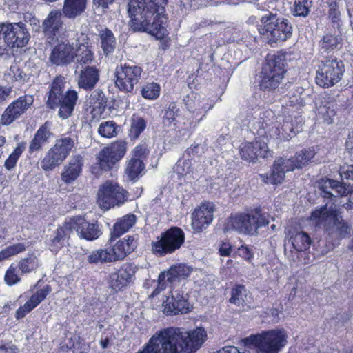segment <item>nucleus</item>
Listing matches in <instances>:
<instances>
[{
	"instance_id": "c756f323",
	"label": "nucleus",
	"mask_w": 353,
	"mask_h": 353,
	"mask_svg": "<svg viewBox=\"0 0 353 353\" xmlns=\"http://www.w3.org/2000/svg\"><path fill=\"white\" fill-rule=\"evenodd\" d=\"M83 165V158L80 155L72 157L63 168L61 181L66 184L73 183L79 176Z\"/></svg>"
},
{
	"instance_id": "f257e3e1",
	"label": "nucleus",
	"mask_w": 353,
	"mask_h": 353,
	"mask_svg": "<svg viewBox=\"0 0 353 353\" xmlns=\"http://www.w3.org/2000/svg\"><path fill=\"white\" fill-rule=\"evenodd\" d=\"M260 119L263 120L261 122L256 121L255 117H250L247 119L248 123H244L256 130V133L259 136L254 142H245L239 147L241 158L250 162H254L258 157H268L270 150L267 142L262 139L263 137L267 140L268 138L288 140L292 134L300 130L299 125L303 121L300 116L294 115V121H291L286 117L281 130L278 122L274 121L276 119L272 111L263 112V117H260Z\"/></svg>"
},
{
	"instance_id": "dca6fc26",
	"label": "nucleus",
	"mask_w": 353,
	"mask_h": 353,
	"mask_svg": "<svg viewBox=\"0 0 353 353\" xmlns=\"http://www.w3.org/2000/svg\"><path fill=\"white\" fill-rule=\"evenodd\" d=\"M142 68L136 65L121 64L116 68L117 87L122 92H132L134 86L139 83L142 74Z\"/></svg>"
},
{
	"instance_id": "393cba45",
	"label": "nucleus",
	"mask_w": 353,
	"mask_h": 353,
	"mask_svg": "<svg viewBox=\"0 0 353 353\" xmlns=\"http://www.w3.org/2000/svg\"><path fill=\"white\" fill-rule=\"evenodd\" d=\"M138 267L132 263H125L121 268L110 276L112 287L120 290L131 283L135 276Z\"/></svg>"
},
{
	"instance_id": "6e6d98bb",
	"label": "nucleus",
	"mask_w": 353,
	"mask_h": 353,
	"mask_svg": "<svg viewBox=\"0 0 353 353\" xmlns=\"http://www.w3.org/2000/svg\"><path fill=\"white\" fill-rule=\"evenodd\" d=\"M18 269V265L12 264L6 272L4 281L8 285L12 286L16 285L21 281L20 275L19 274V270Z\"/></svg>"
},
{
	"instance_id": "20e7f679",
	"label": "nucleus",
	"mask_w": 353,
	"mask_h": 353,
	"mask_svg": "<svg viewBox=\"0 0 353 353\" xmlns=\"http://www.w3.org/2000/svg\"><path fill=\"white\" fill-rule=\"evenodd\" d=\"M65 83L64 77H57L50 85L46 101L50 109L59 108L58 115L62 119H66L72 114L79 97L74 90L64 92Z\"/></svg>"
},
{
	"instance_id": "680f3d73",
	"label": "nucleus",
	"mask_w": 353,
	"mask_h": 353,
	"mask_svg": "<svg viewBox=\"0 0 353 353\" xmlns=\"http://www.w3.org/2000/svg\"><path fill=\"white\" fill-rule=\"evenodd\" d=\"M232 246L228 242L222 243L219 248V253L221 256H229L231 254Z\"/></svg>"
},
{
	"instance_id": "6e6552de",
	"label": "nucleus",
	"mask_w": 353,
	"mask_h": 353,
	"mask_svg": "<svg viewBox=\"0 0 353 353\" xmlns=\"http://www.w3.org/2000/svg\"><path fill=\"white\" fill-rule=\"evenodd\" d=\"M258 30L263 39L271 45L283 42L292 34V26L288 20L276 18L272 14H267L261 17Z\"/></svg>"
},
{
	"instance_id": "6ab92c4d",
	"label": "nucleus",
	"mask_w": 353,
	"mask_h": 353,
	"mask_svg": "<svg viewBox=\"0 0 353 353\" xmlns=\"http://www.w3.org/2000/svg\"><path fill=\"white\" fill-rule=\"evenodd\" d=\"M33 103L32 95L21 96L13 101L3 112L0 118V123L3 125H9L23 114Z\"/></svg>"
},
{
	"instance_id": "4be33fe9",
	"label": "nucleus",
	"mask_w": 353,
	"mask_h": 353,
	"mask_svg": "<svg viewBox=\"0 0 353 353\" xmlns=\"http://www.w3.org/2000/svg\"><path fill=\"white\" fill-rule=\"evenodd\" d=\"M76 57V47L68 41H61L52 48L49 59L54 65L66 66L73 63Z\"/></svg>"
},
{
	"instance_id": "4d7b16f0",
	"label": "nucleus",
	"mask_w": 353,
	"mask_h": 353,
	"mask_svg": "<svg viewBox=\"0 0 353 353\" xmlns=\"http://www.w3.org/2000/svg\"><path fill=\"white\" fill-rule=\"evenodd\" d=\"M312 0H295L294 3V14L299 17L308 14Z\"/></svg>"
},
{
	"instance_id": "7ed1b4c3",
	"label": "nucleus",
	"mask_w": 353,
	"mask_h": 353,
	"mask_svg": "<svg viewBox=\"0 0 353 353\" xmlns=\"http://www.w3.org/2000/svg\"><path fill=\"white\" fill-rule=\"evenodd\" d=\"M128 14L134 32H147L157 39L168 34L165 8L154 0H129Z\"/></svg>"
},
{
	"instance_id": "09e8293b",
	"label": "nucleus",
	"mask_w": 353,
	"mask_h": 353,
	"mask_svg": "<svg viewBox=\"0 0 353 353\" xmlns=\"http://www.w3.org/2000/svg\"><path fill=\"white\" fill-rule=\"evenodd\" d=\"M146 127L145 121L141 117H134L132 119L129 136L131 139H137Z\"/></svg>"
},
{
	"instance_id": "338daca9",
	"label": "nucleus",
	"mask_w": 353,
	"mask_h": 353,
	"mask_svg": "<svg viewBox=\"0 0 353 353\" xmlns=\"http://www.w3.org/2000/svg\"><path fill=\"white\" fill-rule=\"evenodd\" d=\"M214 353H241L239 349L234 346L224 347L219 351Z\"/></svg>"
},
{
	"instance_id": "a878e982",
	"label": "nucleus",
	"mask_w": 353,
	"mask_h": 353,
	"mask_svg": "<svg viewBox=\"0 0 353 353\" xmlns=\"http://www.w3.org/2000/svg\"><path fill=\"white\" fill-rule=\"evenodd\" d=\"M214 204L210 202L202 203L192 214V226L194 231L201 232L213 220Z\"/></svg>"
},
{
	"instance_id": "f3484780",
	"label": "nucleus",
	"mask_w": 353,
	"mask_h": 353,
	"mask_svg": "<svg viewBox=\"0 0 353 353\" xmlns=\"http://www.w3.org/2000/svg\"><path fill=\"white\" fill-rule=\"evenodd\" d=\"M3 38L8 46L19 48L28 44L30 34L23 22L6 23Z\"/></svg>"
},
{
	"instance_id": "69168bd1",
	"label": "nucleus",
	"mask_w": 353,
	"mask_h": 353,
	"mask_svg": "<svg viewBox=\"0 0 353 353\" xmlns=\"http://www.w3.org/2000/svg\"><path fill=\"white\" fill-rule=\"evenodd\" d=\"M114 0H93V3L97 7L107 8L108 5L112 3Z\"/></svg>"
},
{
	"instance_id": "49530a36",
	"label": "nucleus",
	"mask_w": 353,
	"mask_h": 353,
	"mask_svg": "<svg viewBox=\"0 0 353 353\" xmlns=\"http://www.w3.org/2000/svg\"><path fill=\"white\" fill-rule=\"evenodd\" d=\"M202 120V117L198 119L197 122L194 124L192 121L189 119L185 120V118H180L179 121H177V124L176 129H174L173 131L176 132V135L179 137H183L188 135L190 131L194 128L196 125Z\"/></svg>"
},
{
	"instance_id": "7c9ffc66",
	"label": "nucleus",
	"mask_w": 353,
	"mask_h": 353,
	"mask_svg": "<svg viewBox=\"0 0 353 353\" xmlns=\"http://www.w3.org/2000/svg\"><path fill=\"white\" fill-rule=\"evenodd\" d=\"M51 287L48 285L43 288L38 290L25 304L20 307L16 312L17 319H21L26 314L35 308L51 292Z\"/></svg>"
},
{
	"instance_id": "412c9836",
	"label": "nucleus",
	"mask_w": 353,
	"mask_h": 353,
	"mask_svg": "<svg viewBox=\"0 0 353 353\" xmlns=\"http://www.w3.org/2000/svg\"><path fill=\"white\" fill-rule=\"evenodd\" d=\"M188 299L187 293L179 290L172 291L171 296H168L163 301V312L167 315H177L189 312L191 310V306Z\"/></svg>"
},
{
	"instance_id": "bf43d9fd",
	"label": "nucleus",
	"mask_w": 353,
	"mask_h": 353,
	"mask_svg": "<svg viewBox=\"0 0 353 353\" xmlns=\"http://www.w3.org/2000/svg\"><path fill=\"white\" fill-rule=\"evenodd\" d=\"M339 172L341 179L353 181V165L341 166Z\"/></svg>"
},
{
	"instance_id": "a18cd8bd",
	"label": "nucleus",
	"mask_w": 353,
	"mask_h": 353,
	"mask_svg": "<svg viewBox=\"0 0 353 353\" xmlns=\"http://www.w3.org/2000/svg\"><path fill=\"white\" fill-rule=\"evenodd\" d=\"M119 131V126L113 121L102 122L98 129L99 134L105 138L116 137Z\"/></svg>"
},
{
	"instance_id": "e433bc0d",
	"label": "nucleus",
	"mask_w": 353,
	"mask_h": 353,
	"mask_svg": "<svg viewBox=\"0 0 353 353\" xmlns=\"http://www.w3.org/2000/svg\"><path fill=\"white\" fill-rule=\"evenodd\" d=\"M71 233L69 221L66 220L64 224L57 229L55 236L50 240L49 243L50 250L52 252H57L63 246L65 240L69 238Z\"/></svg>"
},
{
	"instance_id": "de8ad7c7",
	"label": "nucleus",
	"mask_w": 353,
	"mask_h": 353,
	"mask_svg": "<svg viewBox=\"0 0 353 353\" xmlns=\"http://www.w3.org/2000/svg\"><path fill=\"white\" fill-rule=\"evenodd\" d=\"M145 168L142 161L139 159L132 158L127 164L125 173L131 179H135Z\"/></svg>"
},
{
	"instance_id": "c9c22d12",
	"label": "nucleus",
	"mask_w": 353,
	"mask_h": 353,
	"mask_svg": "<svg viewBox=\"0 0 353 353\" xmlns=\"http://www.w3.org/2000/svg\"><path fill=\"white\" fill-rule=\"evenodd\" d=\"M341 37L332 34L325 35L319 43V53L323 57H329L330 53H334V50L341 47Z\"/></svg>"
},
{
	"instance_id": "b1692460",
	"label": "nucleus",
	"mask_w": 353,
	"mask_h": 353,
	"mask_svg": "<svg viewBox=\"0 0 353 353\" xmlns=\"http://www.w3.org/2000/svg\"><path fill=\"white\" fill-rule=\"evenodd\" d=\"M76 59L80 65L91 63L94 60L93 46L87 34H77L75 41Z\"/></svg>"
},
{
	"instance_id": "4468645a",
	"label": "nucleus",
	"mask_w": 353,
	"mask_h": 353,
	"mask_svg": "<svg viewBox=\"0 0 353 353\" xmlns=\"http://www.w3.org/2000/svg\"><path fill=\"white\" fill-rule=\"evenodd\" d=\"M127 200V191L117 183L107 181L99 188L97 203L104 210H108L116 205L123 204Z\"/></svg>"
},
{
	"instance_id": "3c124183",
	"label": "nucleus",
	"mask_w": 353,
	"mask_h": 353,
	"mask_svg": "<svg viewBox=\"0 0 353 353\" xmlns=\"http://www.w3.org/2000/svg\"><path fill=\"white\" fill-rule=\"evenodd\" d=\"M28 243H18L6 248L0 252V262L26 250Z\"/></svg>"
},
{
	"instance_id": "79ce46f5",
	"label": "nucleus",
	"mask_w": 353,
	"mask_h": 353,
	"mask_svg": "<svg viewBox=\"0 0 353 353\" xmlns=\"http://www.w3.org/2000/svg\"><path fill=\"white\" fill-rule=\"evenodd\" d=\"M180 109L177 107L176 103H171L168 108L165 110L163 117V127L168 130L173 131L174 129L177 128V121L180 119Z\"/></svg>"
},
{
	"instance_id": "aec40b11",
	"label": "nucleus",
	"mask_w": 353,
	"mask_h": 353,
	"mask_svg": "<svg viewBox=\"0 0 353 353\" xmlns=\"http://www.w3.org/2000/svg\"><path fill=\"white\" fill-rule=\"evenodd\" d=\"M193 271V268L186 263H179L170 267L159 276V288H165V281L171 285H176L186 280Z\"/></svg>"
},
{
	"instance_id": "a211bd4d",
	"label": "nucleus",
	"mask_w": 353,
	"mask_h": 353,
	"mask_svg": "<svg viewBox=\"0 0 353 353\" xmlns=\"http://www.w3.org/2000/svg\"><path fill=\"white\" fill-rule=\"evenodd\" d=\"M319 188L321 194L325 198L332 196H344L348 195L347 208H353V190L350 184L340 182L331 179H323Z\"/></svg>"
},
{
	"instance_id": "473e14b6",
	"label": "nucleus",
	"mask_w": 353,
	"mask_h": 353,
	"mask_svg": "<svg viewBox=\"0 0 353 353\" xmlns=\"http://www.w3.org/2000/svg\"><path fill=\"white\" fill-rule=\"evenodd\" d=\"M52 136L50 125L48 122H46L37 130L30 142L29 152L33 153L42 150L43 147L49 142Z\"/></svg>"
},
{
	"instance_id": "c03bdc74",
	"label": "nucleus",
	"mask_w": 353,
	"mask_h": 353,
	"mask_svg": "<svg viewBox=\"0 0 353 353\" xmlns=\"http://www.w3.org/2000/svg\"><path fill=\"white\" fill-rule=\"evenodd\" d=\"M230 302L242 308L247 305V290L243 285H236L232 290Z\"/></svg>"
},
{
	"instance_id": "603ef678",
	"label": "nucleus",
	"mask_w": 353,
	"mask_h": 353,
	"mask_svg": "<svg viewBox=\"0 0 353 353\" xmlns=\"http://www.w3.org/2000/svg\"><path fill=\"white\" fill-rule=\"evenodd\" d=\"M304 105L303 100L301 96H292L289 99L288 103L285 106L284 113L289 114V117H292L294 112L298 114H300L299 112L300 108Z\"/></svg>"
},
{
	"instance_id": "0e129e2a",
	"label": "nucleus",
	"mask_w": 353,
	"mask_h": 353,
	"mask_svg": "<svg viewBox=\"0 0 353 353\" xmlns=\"http://www.w3.org/2000/svg\"><path fill=\"white\" fill-rule=\"evenodd\" d=\"M0 353H18V350L14 345L7 344L0 346Z\"/></svg>"
},
{
	"instance_id": "423d86ee",
	"label": "nucleus",
	"mask_w": 353,
	"mask_h": 353,
	"mask_svg": "<svg viewBox=\"0 0 353 353\" xmlns=\"http://www.w3.org/2000/svg\"><path fill=\"white\" fill-rule=\"evenodd\" d=\"M314 154V148H308L297 153L292 159L277 158L274 162L270 175L260 174V177L266 183H281L284 181L285 172L293 171L296 168H302L308 163Z\"/></svg>"
},
{
	"instance_id": "4c0bfd02",
	"label": "nucleus",
	"mask_w": 353,
	"mask_h": 353,
	"mask_svg": "<svg viewBox=\"0 0 353 353\" xmlns=\"http://www.w3.org/2000/svg\"><path fill=\"white\" fill-rule=\"evenodd\" d=\"M100 47L103 54L107 57L114 52L117 46L116 38L113 32L108 28H104L99 33Z\"/></svg>"
},
{
	"instance_id": "ddd939ff",
	"label": "nucleus",
	"mask_w": 353,
	"mask_h": 353,
	"mask_svg": "<svg viewBox=\"0 0 353 353\" xmlns=\"http://www.w3.org/2000/svg\"><path fill=\"white\" fill-rule=\"evenodd\" d=\"M316 71V82L321 87L329 88L340 81L345 72L342 61L332 56L325 57Z\"/></svg>"
},
{
	"instance_id": "cd10ccee",
	"label": "nucleus",
	"mask_w": 353,
	"mask_h": 353,
	"mask_svg": "<svg viewBox=\"0 0 353 353\" xmlns=\"http://www.w3.org/2000/svg\"><path fill=\"white\" fill-rule=\"evenodd\" d=\"M184 103L187 110L194 115L198 116L203 113L202 118L209 110L214 107L213 103L209 98L193 92L187 94L184 99Z\"/></svg>"
},
{
	"instance_id": "13d9d810",
	"label": "nucleus",
	"mask_w": 353,
	"mask_h": 353,
	"mask_svg": "<svg viewBox=\"0 0 353 353\" xmlns=\"http://www.w3.org/2000/svg\"><path fill=\"white\" fill-rule=\"evenodd\" d=\"M87 261L89 263L110 262L105 249H99L93 251L88 255Z\"/></svg>"
},
{
	"instance_id": "f8f14e48",
	"label": "nucleus",
	"mask_w": 353,
	"mask_h": 353,
	"mask_svg": "<svg viewBox=\"0 0 353 353\" xmlns=\"http://www.w3.org/2000/svg\"><path fill=\"white\" fill-rule=\"evenodd\" d=\"M74 146V141L70 137H63L56 140L54 145L46 152L41 161V168L52 171L61 165L70 154Z\"/></svg>"
},
{
	"instance_id": "9b49d317",
	"label": "nucleus",
	"mask_w": 353,
	"mask_h": 353,
	"mask_svg": "<svg viewBox=\"0 0 353 353\" xmlns=\"http://www.w3.org/2000/svg\"><path fill=\"white\" fill-rule=\"evenodd\" d=\"M184 241V232L179 228L172 227L152 242V251L157 256H165L179 250Z\"/></svg>"
},
{
	"instance_id": "c85d7f7f",
	"label": "nucleus",
	"mask_w": 353,
	"mask_h": 353,
	"mask_svg": "<svg viewBox=\"0 0 353 353\" xmlns=\"http://www.w3.org/2000/svg\"><path fill=\"white\" fill-rule=\"evenodd\" d=\"M137 247V243L132 236L118 241L112 246L105 248L110 262L123 259L131 253Z\"/></svg>"
},
{
	"instance_id": "5fc2aeb1",
	"label": "nucleus",
	"mask_w": 353,
	"mask_h": 353,
	"mask_svg": "<svg viewBox=\"0 0 353 353\" xmlns=\"http://www.w3.org/2000/svg\"><path fill=\"white\" fill-rule=\"evenodd\" d=\"M160 86L156 83H149L141 89L142 97L148 100L157 99L160 94Z\"/></svg>"
},
{
	"instance_id": "ea45409f",
	"label": "nucleus",
	"mask_w": 353,
	"mask_h": 353,
	"mask_svg": "<svg viewBox=\"0 0 353 353\" xmlns=\"http://www.w3.org/2000/svg\"><path fill=\"white\" fill-rule=\"evenodd\" d=\"M41 265V262L39 258V254L35 252L28 253L18 263L19 270L22 274L35 272Z\"/></svg>"
},
{
	"instance_id": "8fccbe9b",
	"label": "nucleus",
	"mask_w": 353,
	"mask_h": 353,
	"mask_svg": "<svg viewBox=\"0 0 353 353\" xmlns=\"http://www.w3.org/2000/svg\"><path fill=\"white\" fill-rule=\"evenodd\" d=\"M25 148L26 143L21 142L18 143L14 151L9 155L8 158L5 161L4 166L7 170H10L16 166L17 162Z\"/></svg>"
},
{
	"instance_id": "2eb2a0df",
	"label": "nucleus",
	"mask_w": 353,
	"mask_h": 353,
	"mask_svg": "<svg viewBox=\"0 0 353 353\" xmlns=\"http://www.w3.org/2000/svg\"><path fill=\"white\" fill-rule=\"evenodd\" d=\"M127 142L117 140L104 147L97 155V161L101 170H112L127 152Z\"/></svg>"
},
{
	"instance_id": "f03ea898",
	"label": "nucleus",
	"mask_w": 353,
	"mask_h": 353,
	"mask_svg": "<svg viewBox=\"0 0 353 353\" xmlns=\"http://www.w3.org/2000/svg\"><path fill=\"white\" fill-rule=\"evenodd\" d=\"M207 340V332L201 327L190 330L168 327L154 334L137 353H194Z\"/></svg>"
},
{
	"instance_id": "9d476101",
	"label": "nucleus",
	"mask_w": 353,
	"mask_h": 353,
	"mask_svg": "<svg viewBox=\"0 0 353 353\" xmlns=\"http://www.w3.org/2000/svg\"><path fill=\"white\" fill-rule=\"evenodd\" d=\"M268 218L255 209L245 213L237 214L230 218L231 228L239 234L250 236H256L259 230L269 224Z\"/></svg>"
},
{
	"instance_id": "bb28decb",
	"label": "nucleus",
	"mask_w": 353,
	"mask_h": 353,
	"mask_svg": "<svg viewBox=\"0 0 353 353\" xmlns=\"http://www.w3.org/2000/svg\"><path fill=\"white\" fill-rule=\"evenodd\" d=\"M61 14L60 10H52L43 21V30L49 41L57 39L63 30Z\"/></svg>"
},
{
	"instance_id": "5701e85b",
	"label": "nucleus",
	"mask_w": 353,
	"mask_h": 353,
	"mask_svg": "<svg viewBox=\"0 0 353 353\" xmlns=\"http://www.w3.org/2000/svg\"><path fill=\"white\" fill-rule=\"evenodd\" d=\"M70 230L72 232L74 230L77 234L83 239L88 241H93L98 239L101 234L99 225L94 223H88L81 216H76L68 219Z\"/></svg>"
},
{
	"instance_id": "1a4fd4ad",
	"label": "nucleus",
	"mask_w": 353,
	"mask_h": 353,
	"mask_svg": "<svg viewBox=\"0 0 353 353\" xmlns=\"http://www.w3.org/2000/svg\"><path fill=\"white\" fill-rule=\"evenodd\" d=\"M286 343L287 336L279 329L263 331L245 339L246 345H252L256 353H279Z\"/></svg>"
},
{
	"instance_id": "774afa93",
	"label": "nucleus",
	"mask_w": 353,
	"mask_h": 353,
	"mask_svg": "<svg viewBox=\"0 0 353 353\" xmlns=\"http://www.w3.org/2000/svg\"><path fill=\"white\" fill-rule=\"evenodd\" d=\"M345 145L347 150L353 152V132L349 134Z\"/></svg>"
},
{
	"instance_id": "a19ab883",
	"label": "nucleus",
	"mask_w": 353,
	"mask_h": 353,
	"mask_svg": "<svg viewBox=\"0 0 353 353\" xmlns=\"http://www.w3.org/2000/svg\"><path fill=\"white\" fill-rule=\"evenodd\" d=\"M136 216L128 214L118 220L111 232L112 238H118L127 232L136 223Z\"/></svg>"
},
{
	"instance_id": "58836bf2",
	"label": "nucleus",
	"mask_w": 353,
	"mask_h": 353,
	"mask_svg": "<svg viewBox=\"0 0 353 353\" xmlns=\"http://www.w3.org/2000/svg\"><path fill=\"white\" fill-rule=\"evenodd\" d=\"M86 6L87 0H65L63 14L69 19H74L85 11Z\"/></svg>"
},
{
	"instance_id": "2f4dec72",
	"label": "nucleus",
	"mask_w": 353,
	"mask_h": 353,
	"mask_svg": "<svg viewBox=\"0 0 353 353\" xmlns=\"http://www.w3.org/2000/svg\"><path fill=\"white\" fill-rule=\"evenodd\" d=\"M85 103L90 109L92 119H99L103 113L106 105V99L103 92L99 89L94 90L86 100Z\"/></svg>"
},
{
	"instance_id": "f704fd0d",
	"label": "nucleus",
	"mask_w": 353,
	"mask_h": 353,
	"mask_svg": "<svg viewBox=\"0 0 353 353\" xmlns=\"http://www.w3.org/2000/svg\"><path fill=\"white\" fill-rule=\"evenodd\" d=\"M335 103L325 98L319 99L316 103V117L318 120L330 124L336 115Z\"/></svg>"
},
{
	"instance_id": "72a5a7b5",
	"label": "nucleus",
	"mask_w": 353,
	"mask_h": 353,
	"mask_svg": "<svg viewBox=\"0 0 353 353\" xmlns=\"http://www.w3.org/2000/svg\"><path fill=\"white\" fill-rule=\"evenodd\" d=\"M99 79V70L93 66H86L80 71L78 77V85L84 90H91L95 86Z\"/></svg>"
},
{
	"instance_id": "864d4df0",
	"label": "nucleus",
	"mask_w": 353,
	"mask_h": 353,
	"mask_svg": "<svg viewBox=\"0 0 353 353\" xmlns=\"http://www.w3.org/2000/svg\"><path fill=\"white\" fill-rule=\"evenodd\" d=\"M192 162L189 157L186 158L185 154L183 158L179 159L174 169V172L179 176H186L190 174L192 170Z\"/></svg>"
},
{
	"instance_id": "39448f33",
	"label": "nucleus",
	"mask_w": 353,
	"mask_h": 353,
	"mask_svg": "<svg viewBox=\"0 0 353 353\" xmlns=\"http://www.w3.org/2000/svg\"><path fill=\"white\" fill-rule=\"evenodd\" d=\"M310 221L315 227L323 228L333 238H344L350 231L336 208L327 205L316 208L311 214Z\"/></svg>"
},
{
	"instance_id": "0eeeda50",
	"label": "nucleus",
	"mask_w": 353,
	"mask_h": 353,
	"mask_svg": "<svg viewBox=\"0 0 353 353\" xmlns=\"http://www.w3.org/2000/svg\"><path fill=\"white\" fill-rule=\"evenodd\" d=\"M285 72V63L280 56L268 57L260 74V89L268 92L283 94V88L280 85Z\"/></svg>"
},
{
	"instance_id": "37998d69",
	"label": "nucleus",
	"mask_w": 353,
	"mask_h": 353,
	"mask_svg": "<svg viewBox=\"0 0 353 353\" xmlns=\"http://www.w3.org/2000/svg\"><path fill=\"white\" fill-rule=\"evenodd\" d=\"M293 248L298 252L306 251L311 245V239L303 232H297L290 238Z\"/></svg>"
},
{
	"instance_id": "052dcab7",
	"label": "nucleus",
	"mask_w": 353,
	"mask_h": 353,
	"mask_svg": "<svg viewBox=\"0 0 353 353\" xmlns=\"http://www.w3.org/2000/svg\"><path fill=\"white\" fill-rule=\"evenodd\" d=\"M238 254L244 259L250 261L253 258L252 250L245 245H243L238 249Z\"/></svg>"
},
{
	"instance_id": "e2e57ef3",
	"label": "nucleus",
	"mask_w": 353,
	"mask_h": 353,
	"mask_svg": "<svg viewBox=\"0 0 353 353\" xmlns=\"http://www.w3.org/2000/svg\"><path fill=\"white\" fill-rule=\"evenodd\" d=\"M133 154L135 157L141 158L145 156L148 153V149L145 144H141L135 147L132 151Z\"/></svg>"
}]
</instances>
